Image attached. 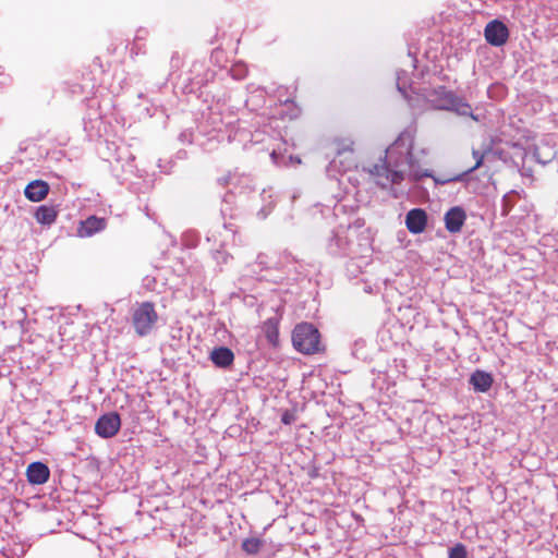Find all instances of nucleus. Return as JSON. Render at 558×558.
I'll list each match as a JSON object with an SVG mask.
<instances>
[{
	"instance_id": "1",
	"label": "nucleus",
	"mask_w": 558,
	"mask_h": 558,
	"mask_svg": "<svg viewBox=\"0 0 558 558\" xmlns=\"http://www.w3.org/2000/svg\"><path fill=\"white\" fill-rule=\"evenodd\" d=\"M407 156L410 167L413 166V137L409 133H401L393 144L386 150L383 165L374 166L373 174L385 178L392 184H399L404 180L402 171L395 170L401 162V157Z\"/></svg>"
},
{
	"instance_id": "2",
	"label": "nucleus",
	"mask_w": 558,
	"mask_h": 558,
	"mask_svg": "<svg viewBox=\"0 0 558 558\" xmlns=\"http://www.w3.org/2000/svg\"><path fill=\"white\" fill-rule=\"evenodd\" d=\"M293 348L302 354L312 355L320 351V333L310 323L298 324L292 331Z\"/></svg>"
},
{
	"instance_id": "3",
	"label": "nucleus",
	"mask_w": 558,
	"mask_h": 558,
	"mask_svg": "<svg viewBox=\"0 0 558 558\" xmlns=\"http://www.w3.org/2000/svg\"><path fill=\"white\" fill-rule=\"evenodd\" d=\"M158 320V314L151 302L136 304L132 311V325L137 336L149 335Z\"/></svg>"
},
{
	"instance_id": "4",
	"label": "nucleus",
	"mask_w": 558,
	"mask_h": 558,
	"mask_svg": "<svg viewBox=\"0 0 558 558\" xmlns=\"http://www.w3.org/2000/svg\"><path fill=\"white\" fill-rule=\"evenodd\" d=\"M120 427V415L117 412H109L97 420L95 432L101 438H111L118 434Z\"/></svg>"
},
{
	"instance_id": "5",
	"label": "nucleus",
	"mask_w": 558,
	"mask_h": 558,
	"mask_svg": "<svg viewBox=\"0 0 558 558\" xmlns=\"http://www.w3.org/2000/svg\"><path fill=\"white\" fill-rule=\"evenodd\" d=\"M484 36L488 44L500 47L507 43L509 31L502 22L494 20L485 26Z\"/></svg>"
},
{
	"instance_id": "6",
	"label": "nucleus",
	"mask_w": 558,
	"mask_h": 558,
	"mask_svg": "<svg viewBox=\"0 0 558 558\" xmlns=\"http://www.w3.org/2000/svg\"><path fill=\"white\" fill-rule=\"evenodd\" d=\"M107 227L106 218L97 216H89L85 220L80 221L77 227V235L80 238H89L94 234L104 231Z\"/></svg>"
},
{
	"instance_id": "7",
	"label": "nucleus",
	"mask_w": 558,
	"mask_h": 558,
	"mask_svg": "<svg viewBox=\"0 0 558 558\" xmlns=\"http://www.w3.org/2000/svg\"><path fill=\"white\" fill-rule=\"evenodd\" d=\"M405 225L410 232L417 234L425 230L427 225V215L421 208L411 209L405 217Z\"/></svg>"
},
{
	"instance_id": "8",
	"label": "nucleus",
	"mask_w": 558,
	"mask_h": 558,
	"mask_svg": "<svg viewBox=\"0 0 558 558\" xmlns=\"http://www.w3.org/2000/svg\"><path fill=\"white\" fill-rule=\"evenodd\" d=\"M49 193V184L43 180H34L29 182L25 190V197L31 202H41Z\"/></svg>"
},
{
	"instance_id": "9",
	"label": "nucleus",
	"mask_w": 558,
	"mask_h": 558,
	"mask_svg": "<svg viewBox=\"0 0 558 558\" xmlns=\"http://www.w3.org/2000/svg\"><path fill=\"white\" fill-rule=\"evenodd\" d=\"M465 213L460 207L450 208L445 215V226L450 233H457L461 230L465 221Z\"/></svg>"
},
{
	"instance_id": "10",
	"label": "nucleus",
	"mask_w": 558,
	"mask_h": 558,
	"mask_svg": "<svg viewBox=\"0 0 558 558\" xmlns=\"http://www.w3.org/2000/svg\"><path fill=\"white\" fill-rule=\"evenodd\" d=\"M27 480L31 484L41 485L49 478V468L41 462H33L27 466Z\"/></svg>"
},
{
	"instance_id": "11",
	"label": "nucleus",
	"mask_w": 558,
	"mask_h": 558,
	"mask_svg": "<svg viewBox=\"0 0 558 558\" xmlns=\"http://www.w3.org/2000/svg\"><path fill=\"white\" fill-rule=\"evenodd\" d=\"M210 359L216 366L226 368L233 363L234 354L229 348L219 347L211 351Z\"/></svg>"
},
{
	"instance_id": "12",
	"label": "nucleus",
	"mask_w": 558,
	"mask_h": 558,
	"mask_svg": "<svg viewBox=\"0 0 558 558\" xmlns=\"http://www.w3.org/2000/svg\"><path fill=\"white\" fill-rule=\"evenodd\" d=\"M470 384L475 391L486 392L493 385V377L489 373L475 371L470 377Z\"/></svg>"
},
{
	"instance_id": "13",
	"label": "nucleus",
	"mask_w": 558,
	"mask_h": 558,
	"mask_svg": "<svg viewBox=\"0 0 558 558\" xmlns=\"http://www.w3.org/2000/svg\"><path fill=\"white\" fill-rule=\"evenodd\" d=\"M59 210L54 206L41 205L35 211V219L38 223L50 226L56 222Z\"/></svg>"
},
{
	"instance_id": "14",
	"label": "nucleus",
	"mask_w": 558,
	"mask_h": 558,
	"mask_svg": "<svg viewBox=\"0 0 558 558\" xmlns=\"http://www.w3.org/2000/svg\"><path fill=\"white\" fill-rule=\"evenodd\" d=\"M264 331L268 342L277 345L279 342L278 320L276 318L268 319L264 325Z\"/></svg>"
},
{
	"instance_id": "15",
	"label": "nucleus",
	"mask_w": 558,
	"mask_h": 558,
	"mask_svg": "<svg viewBox=\"0 0 558 558\" xmlns=\"http://www.w3.org/2000/svg\"><path fill=\"white\" fill-rule=\"evenodd\" d=\"M263 546L264 541L258 537L246 538L242 543V549L248 555L257 554Z\"/></svg>"
},
{
	"instance_id": "16",
	"label": "nucleus",
	"mask_w": 558,
	"mask_h": 558,
	"mask_svg": "<svg viewBox=\"0 0 558 558\" xmlns=\"http://www.w3.org/2000/svg\"><path fill=\"white\" fill-rule=\"evenodd\" d=\"M454 110H456L459 114H461V116H469V117H471L474 121H478V118L472 113V108H471V106H470L468 102H464V101L458 100V101L454 104Z\"/></svg>"
},
{
	"instance_id": "17",
	"label": "nucleus",
	"mask_w": 558,
	"mask_h": 558,
	"mask_svg": "<svg viewBox=\"0 0 558 558\" xmlns=\"http://www.w3.org/2000/svg\"><path fill=\"white\" fill-rule=\"evenodd\" d=\"M448 558H468L466 548L463 544H456L449 549Z\"/></svg>"
},
{
	"instance_id": "18",
	"label": "nucleus",
	"mask_w": 558,
	"mask_h": 558,
	"mask_svg": "<svg viewBox=\"0 0 558 558\" xmlns=\"http://www.w3.org/2000/svg\"><path fill=\"white\" fill-rule=\"evenodd\" d=\"M473 157L476 159L475 165L469 170L470 172L474 171L475 169L480 168L483 165L484 161V155L481 154L478 150H473Z\"/></svg>"
},
{
	"instance_id": "19",
	"label": "nucleus",
	"mask_w": 558,
	"mask_h": 558,
	"mask_svg": "<svg viewBox=\"0 0 558 558\" xmlns=\"http://www.w3.org/2000/svg\"><path fill=\"white\" fill-rule=\"evenodd\" d=\"M410 175H411V178H412L414 181H417V180H420V179H421V178H423V177H428L429 174H428V173H426V172L420 173V172H417V171H413V172H411V173H410Z\"/></svg>"
},
{
	"instance_id": "20",
	"label": "nucleus",
	"mask_w": 558,
	"mask_h": 558,
	"mask_svg": "<svg viewBox=\"0 0 558 558\" xmlns=\"http://www.w3.org/2000/svg\"><path fill=\"white\" fill-rule=\"evenodd\" d=\"M344 151L352 153L353 151L352 144L345 146L343 149H338V154H342Z\"/></svg>"
},
{
	"instance_id": "21",
	"label": "nucleus",
	"mask_w": 558,
	"mask_h": 558,
	"mask_svg": "<svg viewBox=\"0 0 558 558\" xmlns=\"http://www.w3.org/2000/svg\"><path fill=\"white\" fill-rule=\"evenodd\" d=\"M290 160H291L292 162H294V163H298V165H300V163H301V159H300L299 157H293V156H291V157H290Z\"/></svg>"
},
{
	"instance_id": "22",
	"label": "nucleus",
	"mask_w": 558,
	"mask_h": 558,
	"mask_svg": "<svg viewBox=\"0 0 558 558\" xmlns=\"http://www.w3.org/2000/svg\"><path fill=\"white\" fill-rule=\"evenodd\" d=\"M282 422H283L284 424H289V423H290V417H289V415H288V414H284V415L282 416Z\"/></svg>"
},
{
	"instance_id": "23",
	"label": "nucleus",
	"mask_w": 558,
	"mask_h": 558,
	"mask_svg": "<svg viewBox=\"0 0 558 558\" xmlns=\"http://www.w3.org/2000/svg\"><path fill=\"white\" fill-rule=\"evenodd\" d=\"M364 291L366 293H372L373 292V288L369 284H366L365 288H364Z\"/></svg>"
}]
</instances>
